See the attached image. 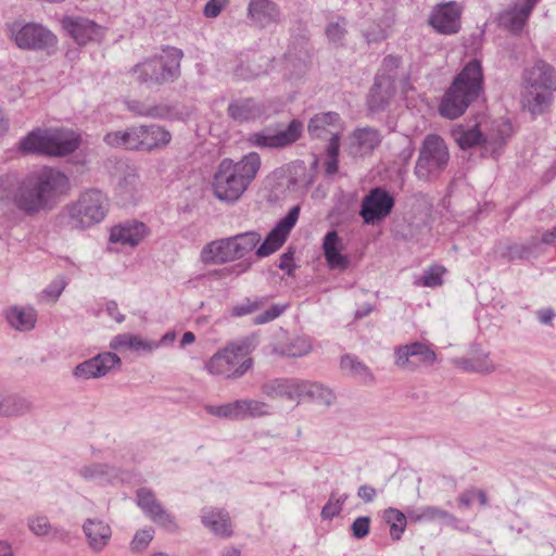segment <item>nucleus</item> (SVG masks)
Wrapping results in <instances>:
<instances>
[{"instance_id":"obj_1","label":"nucleus","mask_w":556,"mask_h":556,"mask_svg":"<svg viewBox=\"0 0 556 556\" xmlns=\"http://www.w3.org/2000/svg\"><path fill=\"white\" fill-rule=\"evenodd\" d=\"M71 190L66 174L54 167L28 173L20 181L15 206L27 216L52 211Z\"/></svg>"},{"instance_id":"obj_2","label":"nucleus","mask_w":556,"mask_h":556,"mask_svg":"<svg viewBox=\"0 0 556 556\" xmlns=\"http://www.w3.org/2000/svg\"><path fill=\"white\" fill-rule=\"evenodd\" d=\"M261 168V157L250 152L238 162L226 157L220 161L213 177L214 195L222 202L235 203L247 191Z\"/></svg>"},{"instance_id":"obj_3","label":"nucleus","mask_w":556,"mask_h":556,"mask_svg":"<svg viewBox=\"0 0 556 556\" xmlns=\"http://www.w3.org/2000/svg\"><path fill=\"white\" fill-rule=\"evenodd\" d=\"M483 90V72L478 60H471L454 78L439 106L443 117L455 119L463 115Z\"/></svg>"},{"instance_id":"obj_4","label":"nucleus","mask_w":556,"mask_h":556,"mask_svg":"<svg viewBox=\"0 0 556 556\" xmlns=\"http://www.w3.org/2000/svg\"><path fill=\"white\" fill-rule=\"evenodd\" d=\"M184 58L181 49L167 46L162 54L144 59L130 70L135 80L148 88L161 87L176 81L181 74L180 64Z\"/></svg>"},{"instance_id":"obj_5","label":"nucleus","mask_w":556,"mask_h":556,"mask_svg":"<svg viewBox=\"0 0 556 556\" xmlns=\"http://www.w3.org/2000/svg\"><path fill=\"white\" fill-rule=\"evenodd\" d=\"M109 210V199L98 189H89L75 202L65 205L59 214L62 225L84 230L102 222Z\"/></svg>"},{"instance_id":"obj_6","label":"nucleus","mask_w":556,"mask_h":556,"mask_svg":"<svg viewBox=\"0 0 556 556\" xmlns=\"http://www.w3.org/2000/svg\"><path fill=\"white\" fill-rule=\"evenodd\" d=\"M79 147L78 137L62 128H36L20 141V149L25 153H41L51 156H64Z\"/></svg>"},{"instance_id":"obj_7","label":"nucleus","mask_w":556,"mask_h":556,"mask_svg":"<svg viewBox=\"0 0 556 556\" xmlns=\"http://www.w3.org/2000/svg\"><path fill=\"white\" fill-rule=\"evenodd\" d=\"M451 154L445 140L435 134L427 135L420 143L414 175L418 180H438L447 168Z\"/></svg>"},{"instance_id":"obj_8","label":"nucleus","mask_w":556,"mask_h":556,"mask_svg":"<svg viewBox=\"0 0 556 556\" xmlns=\"http://www.w3.org/2000/svg\"><path fill=\"white\" fill-rule=\"evenodd\" d=\"M511 132L513 127L507 119H497L492 122L491 130L485 136L482 135L478 125L471 127L456 125L452 129V137L462 150L483 144L484 150L490 151L491 155L495 157L506 144Z\"/></svg>"},{"instance_id":"obj_9","label":"nucleus","mask_w":556,"mask_h":556,"mask_svg":"<svg viewBox=\"0 0 556 556\" xmlns=\"http://www.w3.org/2000/svg\"><path fill=\"white\" fill-rule=\"evenodd\" d=\"M261 390L269 399L298 401L303 396H308L326 405H330L334 401L333 393L321 384L292 378L269 380L262 386Z\"/></svg>"},{"instance_id":"obj_10","label":"nucleus","mask_w":556,"mask_h":556,"mask_svg":"<svg viewBox=\"0 0 556 556\" xmlns=\"http://www.w3.org/2000/svg\"><path fill=\"white\" fill-rule=\"evenodd\" d=\"M251 350L249 339L232 342L215 353L205 364V368L212 375L239 378L252 367V358L249 357Z\"/></svg>"},{"instance_id":"obj_11","label":"nucleus","mask_w":556,"mask_h":556,"mask_svg":"<svg viewBox=\"0 0 556 556\" xmlns=\"http://www.w3.org/2000/svg\"><path fill=\"white\" fill-rule=\"evenodd\" d=\"M9 38L21 50L46 51L51 54L58 45L56 36L40 23L13 21L5 24Z\"/></svg>"},{"instance_id":"obj_12","label":"nucleus","mask_w":556,"mask_h":556,"mask_svg":"<svg viewBox=\"0 0 556 556\" xmlns=\"http://www.w3.org/2000/svg\"><path fill=\"white\" fill-rule=\"evenodd\" d=\"M130 137V150L146 152L162 150L172 140V134L156 124L132 126Z\"/></svg>"},{"instance_id":"obj_13","label":"nucleus","mask_w":556,"mask_h":556,"mask_svg":"<svg viewBox=\"0 0 556 556\" xmlns=\"http://www.w3.org/2000/svg\"><path fill=\"white\" fill-rule=\"evenodd\" d=\"M395 365L404 370H416L420 366H431L437 361L435 352L426 343L413 342L395 348Z\"/></svg>"},{"instance_id":"obj_14","label":"nucleus","mask_w":556,"mask_h":556,"mask_svg":"<svg viewBox=\"0 0 556 556\" xmlns=\"http://www.w3.org/2000/svg\"><path fill=\"white\" fill-rule=\"evenodd\" d=\"M300 210L299 205L291 207L288 214L268 232L265 240L255 248L257 257L269 256L283 245L299 219Z\"/></svg>"},{"instance_id":"obj_15","label":"nucleus","mask_w":556,"mask_h":556,"mask_svg":"<svg viewBox=\"0 0 556 556\" xmlns=\"http://www.w3.org/2000/svg\"><path fill=\"white\" fill-rule=\"evenodd\" d=\"M394 206V198L382 188H375L363 198L359 214L367 225L384 219Z\"/></svg>"},{"instance_id":"obj_16","label":"nucleus","mask_w":556,"mask_h":556,"mask_svg":"<svg viewBox=\"0 0 556 556\" xmlns=\"http://www.w3.org/2000/svg\"><path fill=\"white\" fill-rule=\"evenodd\" d=\"M463 7L456 1L437 4L429 16V24L440 34L453 35L460 29Z\"/></svg>"},{"instance_id":"obj_17","label":"nucleus","mask_w":556,"mask_h":556,"mask_svg":"<svg viewBox=\"0 0 556 556\" xmlns=\"http://www.w3.org/2000/svg\"><path fill=\"white\" fill-rule=\"evenodd\" d=\"M137 503L153 522L167 532L175 533L178 531V525L174 516L162 506L150 489L141 488L137 491Z\"/></svg>"},{"instance_id":"obj_18","label":"nucleus","mask_w":556,"mask_h":556,"mask_svg":"<svg viewBox=\"0 0 556 556\" xmlns=\"http://www.w3.org/2000/svg\"><path fill=\"white\" fill-rule=\"evenodd\" d=\"M302 130L303 124L299 119H292L286 129L275 132L265 129L253 134L250 137V141L260 148H286L294 143L301 137Z\"/></svg>"},{"instance_id":"obj_19","label":"nucleus","mask_w":556,"mask_h":556,"mask_svg":"<svg viewBox=\"0 0 556 556\" xmlns=\"http://www.w3.org/2000/svg\"><path fill=\"white\" fill-rule=\"evenodd\" d=\"M121 364V358L112 352L100 353L80 364L74 370V377L78 379H94L109 374L115 366Z\"/></svg>"},{"instance_id":"obj_20","label":"nucleus","mask_w":556,"mask_h":556,"mask_svg":"<svg viewBox=\"0 0 556 556\" xmlns=\"http://www.w3.org/2000/svg\"><path fill=\"white\" fill-rule=\"evenodd\" d=\"M382 135L372 127L356 128L349 136L346 151L353 157L370 155L381 143Z\"/></svg>"},{"instance_id":"obj_21","label":"nucleus","mask_w":556,"mask_h":556,"mask_svg":"<svg viewBox=\"0 0 556 556\" xmlns=\"http://www.w3.org/2000/svg\"><path fill=\"white\" fill-rule=\"evenodd\" d=\"M63 28L79 46L102 38L103 29L100 25L86 17H65L62 21Z\"/></svg>"},{"instance_id":"obj_22","label":"nucleus","mask_w":556,"mask_h":556,"mask_svg":"<svg viewBox=\"0 0 556 556\" xmlns=\"http://www.w3.org/2000/svg\"><path fill=\"white\" fill-rule=\"evenodd\" d=\"M128 111L131 113L159 119H180L184 113L179 110L177 103H148L140 100H129L126 102Z\"/></svg>"},{"instance_id":"obj_23","label":"nucleus","mask_w":556,"mask_h":556,"mask_svg":"<svg viewBox=\"0 0 556 556\" xmlns=\"http://www.w3.org/2000/svg\"><path fill=\"white\" fill-rule=\"evenodd\" d=\"M227 114L237 123L251 122L266 116L267 106L253 98H239L228 104Z\"/></svg>"},{"instance_id":"obj_24","label":"nucleus","mask_w":556,"mask_h":556,"mask_svg":"<svg viewBox=\"0 0 556 556\" xmlns=\"http://www.w3.org/2000/svg\"><path fill=\"white\" fill-rule=\"evenodd\" d=\"M248 16L255 26L261 28L278 24L281 21L280 9L271 0H250Z\"/></svg>"},{"instance_id":"obj_25","label":"nucleus","mask_w":556,"mask_h":556,"mask_svg":"<svg viewBox=\"0 0 556 556\" xmlns=\"http://www.w3.org/2000/svg\"><path fill=\"white\" fill-rule=\"evenodd\" d=\"M523 80L527 86L542 90H556V72L546 62L539 60L525 71Z\"/></svg>"},{"instance_id":"obj_26","label":"nucleus","mask_w":556,"mask_h":556,"mask_svg":"<svg viewBox=\"0 0 556 556\" xmlns=\"http://www.w3.org/2000/svg\"><path fill=\"white\" fill-rule=\"evenodd\" d=\"M146 230V225L140 222L121 224L111 229L110 240L114 243L136 247L144 238Z\"/></svg>"},{"instance_id":"obj_27","label":"nucleus","mask_w":556,"mask_h":556,"mask_svg":"<svg viewBox=\"0 0 556 556\" xmlns=\"http://www.w3.org/2000/svg\"><path fill=\"white\" fill-rule=\"evenodd\" d=\"M200 260L203 264H218L233 262L229 239H216L205 244L201 251Z\"/></svg>"},{"instance_id":"obj_28","label":"nucleus","mask_w":556,"mask_h":556,"mask_svg":"<svg viewBox=\"0 0 556 556\" xmlns=\"http://www.w3.org/2000/svg\"><path fill=\"white\" fill-rule=\"evenodd\" d=\"M89 546L93 551H102L112 536L111 527L100 519H87L83 526Z\"/></svg>"},{"instance_id":"obj_29","label":"nucleus","mask_w":556,"mask_h":556,"mask_svg":"<svg viewBox=\"0 0 556 556\" xmlns=\"http://www.w3.org/2000/svg\"><path fill=\"white\" fill-rule=\"evenodd\" d=\"M201 520L216 535L228 538L232 534L229 515L224 509L203 508Z\"/></svg>"},{"instance_id":"obj_30","label":"nucleus","mask_w":556,"mask_h":556,"mask_svg":"<svg viewBox=\"0 0 556 556\" xmlns=\"http://www.w3.org/2000/svg\"><path fill=\"white\" fill-rule=\"evenodd\" d=\"M395 92V85L389 78H376L368 97L367 104L370 111H382Z\"/></svg>"},{"instance_id":"obj_31","label":"nucleus","mask_w":556,"mask_h":556,"mask_svg":"<svg viewBox=\"0 0 556 556\" xmlns=\"http://www.w3.org/2000/svg\"><path fill=\"white\" fill-rule=\"evenodd\" d=\"M340 243L337 231H329L324 238L323 249L328 266L331 269L344 270L350 265V258L340 253Z\"/></svg>"},{"instance_id":"obj_32","label":"nucleus","mask_w":556,"mask_h":556,"mask_svg":"<svg viewBox=\"0 0 556 556\" xmlns=\"http://www.w3.org/2000/svg\"><path fill=\"white\" fill-rule=\"evenodd\" d=\"M542 238L532 236L522 243H513L506 248L503 256L508 261L536 258L543 253Z\"/></svg>"},{"instance_id":"obj_33","label":"nucleus","mask_w":556,"mask_h":556,"mask_svg":"<svg viewBox=\"0 0 556 556\" xmlns=\"http://www.w3.org/2000/svg\"><path fill=\"white\" fill-rule=\"evenodd\" d=\"M342 128L341 117L336 112L319 113L309 119L307 130L311 137L321 138L329 130L339 131Z\"/></svg>"},{"instance_id":"obj_34","label":"nucleus","mask_w":556,"mask_h":556,"mask_svg":"<svg viewBox=\"0 0 556 556\" xmlns=\"http://www.w3.org/2000/svg\"><path fill=\"white\" fill-rule=\"evenodd\" d=\"M529 17L530 14L519 3H514L498 14L497 23L500 27L517 35L522 30Z\"/></svg>"},{"instance_id":"obj_35","label":"nucleus","mask_w":556,"mask_h":556,"mask_svg":"<svg viewBox=\"0 0 556 556\" xmlns=\"http://www.w3.org/2000/svg\"><path fill=\"white\" fill-rule=\"evenodd\" d=\"M232 260L238 261L252 252L261 242L260 232L251 230L228 237Z\"/></svg>"},{"instance_id":"obj_36","label":"nucleus","mask_w":556,"mask_h":556,"mask_svg":"<svg viewBox=\"0 0 556 556\" xmlns=\"http://www.w3.org/2000/svg\"><path fill=\"white\" fill-rule=\"evenodd\" d=\"M11 327L18 331H30L37 323V312L31 306H12L5 313Z\"/></svg>"},{"instance_id":"obj_37","label":"nucleus","mask_w":556,"mask_h":556,"mask_svg":"<svg viewBox=\"0 0 556 556\" xmlns=\"http://www.w3.org/2000/svg\"><path fill=\"white\" fill-rule=\"evenodd\" d=\"M453 362L457 367L466 371L489 374L495 369V365L490 359L489 354L484 352L476 353L471 357L456 358Z\"/></svg>"},{"instance_id":"obj_38","label":"nucleus","mask_w":556,"mask_h":556,"mask_svg":"<svg viewBox=\"0 0 556 556\" xmlns=\"http://www.w3.org/2000/svg\"><path fill=\"white\" fill-rule=\"evenodd\" d=\"M139 176L134 168L127 167L116 185V194L124 204L132 202L138 190Z\"/></svg>"},{"instance_id":"obj_39","label":"nucleus","mask_w":556,"mask_h":556,"mask_svg":"<svg viewBox=\"0 0 556 556\" xmlns=\"http://www.w3.org/2000/svg\"><path fill=\"white\" fill-rule=\"evenodd\" d=\"M112 350H119L122 348H128L134 351H147L151 352L159 348L155 341H146L139 336L130 333H122L113 338L110 343Z\"/></svg>"},{"instance_id":"obj_40","label":"nucleus","mask_w":556,"mask_h":556,"mask_svg":"<svg viewBox=\"0 0 556 556\" xmlns=\"http://www.w3.org/2000/svg\"><path fill=\"white\" fill-rule=\"evenodd\" d=\"M28 528L37 536L52 534L54 539L65 540L67 532L62 528H53L47 516L35 515L28 518Z\"/></svg>"},{"instance_id":"obj_41","label":"nucleus","mask_w":556,"mask_h":556,"mask_svg":"<svg viewBox=\"0 0 556 556\" xmlns=\"http://www.w3.org/2000/svg\"><path fill=\"white\" fill-rule=\"evenodd\" d=\"M275 351L287 357H302L312 351V342L306 337H293L286 343L277 346Z\"/></svg>"},{"instance_id":"obj_42","label":"nucleus","mask_w":556,"mask_h":556,"mask_svg":"<svg viewBox=\"0 0 556 556\" xmlns=\"http://www.w3.org/2000/svg\"><path fill=\"white\" fill-rule=\"evenodd\" d=\"M243 407V400H236L223 405H208L205 409L210 415L219 418L240 420L244 419Z\"/></svg>"},{"instance_id":"obj_43","label":"nucleus","mask_w":556,"mask_h":556,"mask_svg":"<svg viewBox=\"0 0 556 556\" xmlns=\"http://www.w3.org/2000/svg\"><path fill=\"white\" fill-rule=\"evenodd\" d=\"M20 181L14 174L0 175V205H15V198L20 189Z\"/></svg>"},{"instance_id":"obj_44","label":"nucleus","mask_w":556,"mask_h":556,"mask_svg":"<svg viewBox=\"0 0 556 556\" xmlns=\"http://www.w3.org/2000/svg\"><path fill=\"white\" fill-rule=\"evenodd\" d=\"M408 518L413 522L432 521L435 519L456 521L452 514L437 506H425L416 510H409Z\"/></svg>"},{"instance_id":"obj_45","label":"nucleus","mask_w":556,"mask_h":556,"mask_svg":"<svg viewBox=\"0 0 556 556\" xmlns=\"http://www.w3.org/2000/svg\"><path fill=\"white\" fill-rule=\"evenodd\" d=\"M341 368L342 370L346 371L351 376L359 379L364 383L371 382L374 380V377L368 369V367L357 361L355 357L345 355L341 358Z\"/></svg>"},{"instance_id":"obj_46","label":"nucleus","mask_w":556,"mask_h":556,"mask_svg":"<svg viewBox=\"0 0 556 556\" xmlns=\"http://www.w3.org/2000/svg\"><path fill=\"white\" fill-rule=\"evenodd\" d=\"M386 522L390 526V535L393 540L401 539L407 523V517L396 508H388L383 513Z\"/></svg>"},{"instance_id":"obj_47","label":"nucleus","mask_w":556,"mask_h":556,"mask_svg":"<svg viewBox=\"0 0 556 556\" xmlns=\"http://www.w3.org/2000/svg\"><path fill=\"white\" fill-rule=\"evenodd\" d=\"M348 21L339 16L337 20L328 23L326 27V36L328 40L334 45L336 47H341L344 45V40L348 34Z\"/></svg>"},{"instance_id":"obj_48","label":"nucleus","mask_w":556,"mask_h":556,"mask_svg":"<svg viewBox=\"0 0 556 556\" xmlns=\"http://www.w3.org/2000/svg\"><path fill=\"white\" fill-rule=\"evenodd\" d=\"M267 303V296H255L253 299L248 298L242 303L237 304L231 308V316L241 317L250 315L265 307Z\"/></svg>"},{"instance_id":"obj_49","label":"nucleus","mask_w":556,"mask_h":556,"mask_svg":"<svg viewBox=\"0 0 556 556\" xmlns=\"http://www.w3.org/2000/svg\"><path fill=\"white\" fill-rule=\"evenodd\" d=\"M112 468L106 464H90L79 469V475L87 481H104L112 472Z\"/></svg>"},{"instance_id":"obj_50","label":"nucleus","mask_w":556,"mask_h":556,"mask_svg":"<svg viewBox=\"0 0 556 556\" xmlns=\"http://www.w3.org/2000/svg\"><path fill=\"white\" fill-rule=\"evenodd\" d=\"M552 90H544L543 92L540 91H530L527 98L528 106L530 112L535 114H542L544 110L551 104L552 102Z\"/></svg>"},{"instance_id":"obj_51","label":"nucleus","mask_w":556,"mask_h":556,"mask_svg":"<svg viewBox=\"0 0 556 556\" xmlns=\"http://www.w3.org/2000/svg\"><path fill=\"white\" fill-rule=\"evenodd\" d=\"M401 65V58L396 55H387L383 61L380 68L379 74L376 76V78H389L392 81V85H395L396 80V70Z\"/></svg>"},{"instance_id":"obj_52","label":"nucleus","mask_w":556,"mask_h":556,"mask_svg":"<svg viewBox=\"0 0 556 556\" xmlns=\"http://www.w3.org/2000/svg\"><path fill=\"white\" fill-rule=\"evenodd\" d=\"M131 127L127 128L126 130H117L108 132L104 136V142L110 147H123L125 149L130 150V140H131Z\"/></svg>"},{"instance_id":"obj_53","label":"nucleus","mask_w":556,"mask_h":556,"mask_svg":"<svg viewBox=\"0 0 556 556\" xmlns=\"http://www.w3.org/2000/svg\"><path fill=\"white\" fill-rule=\"evenodd\" d=\"M244 419L257 418L269 414V406L265 402L256 400H243Z\"/></svg>"},{"instance_id":"obj_54","label":"nucleus","mask_w":556,"mask_h":556,"mask_svg":"<svg viewBox=\"0 0 556 556\" xmlns=\"http://www.w3.org/2000/svg\"><path fill=\"white\" fill-rule=\"evenodd\" d=\"M346 498V494H342L339 497H336V494H331L329 501L321 509L323 518L328 519L339 515Z\"/></svg>"},{"instance_id":"obj_55","label":"nucleus","mask_w":556,"mask_h":556,"mask_svg":"<svg viewBox=\"0 0 556 556\" xmlns=\"http://www.w3.org/2000/svg\"><path fill=\"white\" fill-rule=\"evenodd\" d=\"M288 308L287 304H273L269 308L254 317L255 325H263L278 318Z\"/></svg>"},{"instance_id":"obj_56","label":"nucleus","mask_w":556,"mask_h":556,"mask_svg":"<svg viewBox=\"0 0 556 556\" xmlns=\"http://www.w3.org/2000/svg\"><path fill=\"white\" fill-rule=\"evenodd\" d=\"M154 530L152 528H146L136 532L130 546L132 551L140 552L144 549L152 541Z\"/></svg>"},{"instance_id":"obj_57","label":"nucleus","mask_w":556,"mask_h":556,"mask_svg":"<svg viewBox=\"0 0 556 556\" xmlns=\"http://www.w3.org/2000/svg\"><path fill=\"white\" fill-rule=\"evenodd\" d=\"M370 518L369 517H358L352 523V533L356 539L365 538L369 532Z\"/></svg>"},{"instance_id":"obj_58","label":"nucleus","mask_w":556,"mask_h":556,"mask_svg":"<svg viewBox=\"0 0 556 556\" xmlns=\"http://www.w3.org/2000/svg\"><path fill=\"white\" fill-rule=\"evenodd\" d=\"M226 5V0H210L204 5L203 14L206 17L213 18L220 14Z\"/></svg>"},{"instance_id":"obj_59","label":"nucleus","mask_w":556,"mask_h":556,"mask_svg":"<svg viewBox=\"0 0 556 556\" xmlns=\"http://www.w3.org/2000/svg\"><path fill=\"white\" fill-rule=\"evenodd\" d=\"M330 140L327 144L326 155L327 157H339L340 151V130L332 131L329 130Z\"/></svg>"},{"instance_id":"obj_60","label":"nucleus","mask_w":556,"mask_h":556,"mask_svg":"<svg viewBox=\"0 0 556 556\" xmlns=\"http://www.w3.org/2000/svg\"><path fill=\"white\" fill-rule=\"evenodd\" d=\"M441 268H432L429 271H427L424 276V285L427 287H437L442 283L441 275H442Z\"/></svg>"},{"instance_id":"obj_61","label":"nucleus","mask_w":556,"mask_h":556,"mask_svg":"<svg viewBox=\"0 0 556 556\" xmlns=\"http://www.w3.org/2000/svg\"><path fill=\"white\" fill-rule=\"evenodd\" d=\"M262 73L261 68H251L250 66L244 67L243 64H240L237 66L235 74L239 78L242 79H250L253 77H257Z\"/></svg>"},{"instance_id":"obj_62","label":"nucleus","mask_w":556,"mask_h":556,"mask_svg":"<svg viewBox=\"0 0 556 556\" xmlns=\"http://www.w3.org/2000/svg\"><path fill=\"white\" fill-rule=\"evenodd\" d=\"M278 267L282 270H287V274L291 276L293 274V253L286 252L280 256Z\"/></svg>"},{"instance_id":"obj_63","label":"nucleus","mask_w":556,"mask_h":556,"mask_svg":"<svg viewBox=\"0 0 556 556\" xmlns=\"http://www.w3.org/2000/svg\"><path fill=\"white\" fill-rule=\"evenodd\" d=\"M63 289V281H53L43 290V294L50 296L53 301H55L61 295Z\"/></svg>"},{"instance_id":"obj_64","label":"nucleus","mask_w":556,"mask_h":556,"mask_svg":"<svg viewBox=\"0 0 556 556\" xmlns=\"http://www.w3.org/2000/svg\"><path fill=\"white\" fill-rule=\"evenodd\" d=\"M105 311L110 317H112L117 323H123L125 316L119 313L118 305L115 301H109L105 304Z\"/></svg>"}]
</instances>
